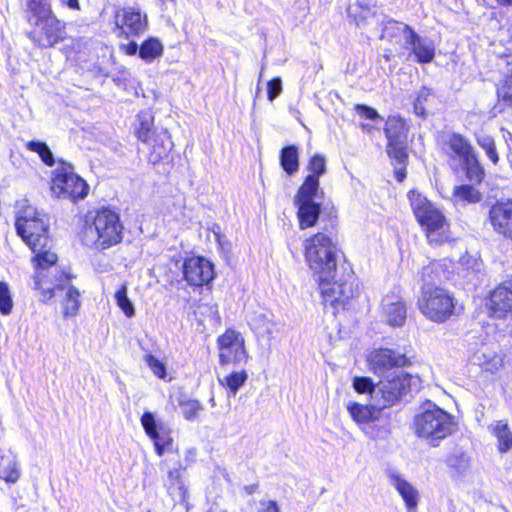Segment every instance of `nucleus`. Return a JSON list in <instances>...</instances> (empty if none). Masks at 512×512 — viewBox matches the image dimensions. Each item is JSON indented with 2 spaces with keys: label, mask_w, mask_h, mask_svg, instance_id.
Listing matches in <instances>:
<instances>
[{
  "label": "nucleus",
  "mask_w": 512,
  "mask_h": 512,
  "mask_svg": "<svg viewBox=\"0 0 512 512\" xmlns=\"http://www.w3.org/2000/svg\"><path fill=\"white\" fill-rule=\"evenodd\" d=\"M141 424L147 435L154 441L157 454L162 456L164 451L172 444V438L162 427H158L151 412H145L141 417Z\"/></svg>",
  "instance_id": "obj_24"
},
{
  "label": "nucleus",
  "mask_w": 512,
  "mask_h": 512,
  "mask_svg": "<svg viewBox=\"0 0 512 512\" xmlns=\"http://www.w3.org/2000/svg\"><path fill=\"white\" fill-rule=\"evenodd\" d=\"M260 506L259 512H280L277 503L273 500L260 501Z\"/></svg>",
  "instance_id": "obj_54"
},
{
  "label": "nucleus",
  "mask_w": 512,
  "mask_h": 512,
  "mask_svg": "<svg viewBox=\"0 0 512 512\" xmlns=\"http://www.w3.org/2000/svg\"><path fill=\"white\" fill-rule=\"evenodd\" d=\"M466 171V176L473 183H481L484 179V168L480 164L477 153L462 163Z\"/></svg>",
  "instance_id": "obj_40"
},
{
  "label": "nucleus",
  "mask_w": 512,
  "mask_h": 512,
  "mask_svg": "<svg viewBox=\"0 0 512 512\" xmlns=\"http://www.w3.org/2000/svg\"><path fill=\"white\" fill-rule=\"evenodd\" d=\"M139 48H140V46H138V44L134 41H131L128 44L121 46V49L127 55H130V56L136 55L137 53L139 54Z\"/></svg>",
  "instance_id": "obj_55"
},
{
  "label": "nucleus",
  "mask_w": 512,
  "mask_h": 512,
  "mask_svg": "<svg viewBox=\"0 0 512 512\" xmlns=\"http://www.w3.org/2000/svg\"><path fill=\"white\" fill-rule=\"evenodd\" d=\"M413 32L414 30L407 24L390 19L384 24L381 38L401 42L404 46L408 41L409 33Z\"/></svg>",
  "instance_id": "obj_28"
},
{
  "label": "nucleus",
  "mask_w": 512,
  "mask_h": 512,
  "mask_svg": "<svg viewBox=\"0 0 512 512\" xmlns=\"http://www.w3.org/2000/svg\"><path fill=\"white\" fill-rule=\"evenodd\" d=\"M501 5H510L512 6V0H496Z\"/></svg>",
  "instance_id": "obj_58"
},
{
  "label": "nucleus",
  "mask_w": 512,
  "mask_h": 512,
  "mask_svg": "<svg viewBox=\"0 0 512 512\" xmlns=\"http://www.w3.org/2000/svg\"><path fill=\"white\" fill-rule=\"evenodd\" d=\"M489 431L498 440V449L501 453H505L512 448V432L506 421H496L488 427Z\"/></svg>",
  "instance_id": "obj_32"
},
{
  "label": "nucleus",
  "mask_w": 512,
  "mask_h": 512,
  "mask_svg": "<svg viewBox=\"0 0 512 512\" xmlns=\"http://www.w3.org/2000/svg\"><path fill=\"white\" fill-rule=\"evenodd\" d=\"M385 134L388 140L387 151L389 156L402 167L408 158L407 154V130L405 122L397 116H390L386 121Z\"/></svg>",
  "instance_id": "obj_14"
},
{
  "label": "nucleus",
  "mask_w": 512,
  "mask_h": 512,
  "mask_svg": "<svg viewBox=\"0 0 512 512\" xmlns=\"http://www.w3.org/2000/svg\"><path fill=\"white\" fill-rule=\"evenodd\" d=\"M282 92V81L279 77L273 78L267 83V95L270 101L277 98Z\"/></svg>",
  "instance_id": "obj_52"
},
{
  "label": "nucleus",
  "mask_w": 512,
  "mask_h": 512,
  "mask_svg": "<svg viewBox=\"0 0 512 512\" xmlns=\"http://www.w3.org/2000/svg\"><path fill=\"white\" fill-rule=\"evenodd\" d=\"M454 196L457 200L465 203H477L481 200V193L471 185L455 187Z\"/></svg>",
  "instance_id": "obj_43"
},
{
  "label": "nucleus",
  "mask_w": 512,
  "mask_h": 512,
  "mask_svg": "<svg viewBox=\"0 0 512 512\" xmlns=\"http://www.w3.org/2000/svg\"><path fill=\"white\" fill-rule=\"evenodd\" d=\"M508 65L512 64V59L507 61ZM498 98L501 99L505 105L512 107V74L505 81V84L497 90Z\"/></svg>",
  "instance_id": "obj_50"
},
{
  "label": "nucleus",
  "mask_w": 512,
  "mask_h": 512,
  "mask_svg": "<svg viewBox=\"0 0 512 512\" xmlns=\"http://www.w3.org/2000/svg\"><path fill=\"white\" fill-rule=\"evenodd\" d=\"M431 96V92L429 89L423 87L417 95V98L414 101V111L418 116L425 115V103L428 101V98Z\"/></svg>",
  "instance_id": "obj_51"
},
{
  "label": "nucleus",
  "mask_w": 512,
  "mask_h": 512,
  "mask_svg": "<svg viewBox=\"0 0 512 512\" xmlns=\"http://www.w3.org/2000/svg\"><path fill=\"white\" fill-rule=\"evenodd\" d=\"M444 274L443 265L438 261H432L424 266L421 271L422 287H432L431 285L440 281Z\"/></svg>",
  "instance_id": "obj_39"
},
{
  "label": "nucleus",
  "mask_w": 512,
  "mask_h": 512,
  "mask_svg": "<svg viewBox=\"0 0 512 512\" xmlns=\"http://www.w3.org/2000/svg\"><path fill=\"white\" fill-rule=\"evenodd\" d=\"M387 478L389 484L395 488L403 499L407 512H417V506L420 498L418 490L401 474L394 470L388 471Z\"/></svg>",
  "instance_id": "obj_22"
},
{
  "label": "nucleus",
  "mask_w": 512,
  "mask_h": 512,
  "mask_svg": "<svg viewBox=\"0 0 512 512\" xmlns=\"http://www.w3.org/2000/svg\"><path fill=\"white\" fill-rule=\"evenodd\" d=\"M346 279L350 281V279H352V276H349V278H346Z\"/></svg>",
  "instance_id": "obj_64"
},
{
  "label": "nucleus",
  "mask_w": 512,
  "mask_h": 512,
  "mask_svg": "<svg viewBox=\"0 0 512 512\" xmlns=\"http://www.w3.org/2000/svg\"><path fill=\"white\" fill-rule=\"evenodd\" d=\"M298 207V218L302 229L315 225L320 214V205L316 202H295Z\"/></svg>",
  "instance_id": "obj_31"
},
{
  "label": "nucleus",
  "mask_w": 512,
  "mask_h": 512,
  "mask_svg": "<svg viewBox=\"0 0 512 512\" xmlns=\"http://www.w3.org/2000/svg\"><path fill=\"white\" fill-rule=\"evenodd\" d=\"M34 252L33 262L35 265L34 289L39 290L41 293L40 300L47 303L54 297V290L52 284L45 273L50 268H53L57 262V255L47 248L31 249Z\"/></svg>",
  "instance_id": "obj_12"
},
{
  "label": "nucleus",
  "mask_w": 512,
  "mask_h": 512,
  "mask_svg": "<svg viewBox=\"0 0 512 512\" xmlns=\"http://www.w3.org/2000/svg\"><path fill=\"white\" fill-rule=\"evenodd\" d=\"M20 477L15 455L0 449V478L8 483H15Z\"/></svg>",
  "instance_id": "obj_29"
},
{
  "label": "nucleus",
  "mask_w": 512,
  "mask_h": 512,
  "mask_svg": "<svg viewBox=\"0 0 512 512\" xmlns=\"http://www.w3.org/2000/svg\"><path fill=\"white\" fill-rule=\"evenodd\" d=\"M164 47L162 42L155 37L147 38L139 48V57L146 63H151L162 56Z\"/></svg>",
  "instance_id": "obj_35"
},
{
  "label": "nucleus",
  "mask_w": 512,
  "mask_h": 512,
  "mask_svg": "<svg viewBox=\"0 0 512 512\" xmlns=\"http://www.w3.org/2000/svg\"><path fill=\"white\" fill-rule=\"evenodd\" d=\"M144 359L145 363L151 369L154 375L161 379L166 377V367L162 361H160L152 354L145 355Z\"/></svg>",
  "instance_id": "obj_49"
},
{
  "label": "nucleus",
  "mask_w": 512,
  "mask_h": 512,
  "mask_svg": "<svg viewBox=\"0 0 512 512\" xmlns=\"http://www.w3.org/2000/svg\"><path fill=\"white\" fill-rule=\"evenodd\" d=\"M395 175L398 181H403L405 178V173L402 171V168H396Z\"/></svg>",
  "instance_id": "obj_57"
},
{
  "label": "nucleus",
  "mask_w": 512,
  "mask_h": 512,
  "mask_svg": "<svg viewBox=\"0 0 512 512\" xmlns=\"http://www.w3.org/2000/svg\"><path fill=\"white\" fill-rule=\"evenodd\" d=\"M308 169L311 172L309 176H315L316 179L326 172V158L322 155L316 154L311 157Z\"/></svg>",
  "instance_id": "obj_48"
},
{
  "label": "nucleus",
  "mask_w": 512,
  "mask_h": 512,
  "mask_svg": "<svg viewBox=\"0 0 512 512\" xmlns=\"http://www.w3.org/2000/svg\"><path fill=\"white\" fill-rule=\"evenodd\" d=\"M319 189V179L315 176H307L299 188L295 202H314V197Z\"/></svg>",
  "instance_id": "obj_38"
},
{
  "label": "nucleus",
  "mask_w": 512,
  "mask_h": 512,
  "mask_svg": "<svg viewBox=\"0 0 512 512\" xmlns=\"http://www.w3.org/2000/svg\"><path fill=\"white\" fill-rule=\"evenodd\" d=\"M456 427L451 414L429 401L421 406L412 422L415 435L432 447H438Z\"/></svg>",
  "instance_id": "obj_2"
},
{
  "label": "nucleus",
  "mask_w": 512,
  "mask_h": 512,
  "mask_svg": "<svg viewBox=\"0 0 512 512\" xmlns=\"http://www.w3.org/2000/svg\"><path fill=\"white\" fill-rule=\"evenodd\" d=\"M181 411L186 420H194L203 409L199 401L194 399L184 400L180 403Z\"/></svg>",
  "instance_id": "obj_46"
},
{
  "label": "nucleus",
  "mask_w": 512,
  "mask_h": 512,
  "mask_svg": "<svg viewBox=\"0 0 512 512\" xmlns=\"http://www.w3.org/2000/svg\"><path fill=\"white\" fill-rule=\"evenodd\" d=\"M247 379L248 374L245 370L233 371L223 379H220V383L228 390V396L234 397Z\"/></svg>",
  "instance_id": "obj_37"
},
{
  "label": "nucleus",
  "mask_w": 512,
  "mask_h": 512,
  "mask_svg": "<svg viewBox=\"0 0 512 512\" xmlns=\"http://www.w3.org/2000/svg\"><path fill=\"white\" fill-rule=\"evenodd\" d=\"M14 303L9 284L6 281H0V313L9 315L12 312Z\"/></svg>",
  "instance_id": "obj_44"
},
{
  "label": "nucleus",
  "mask_w": 512,
  "mask_h": 512,
  "mask_svg": "<svg viewBox=\"0 0 512 512\" xmlns=\"http://www.w3.org/2000/svg\"><path fill=\"white\" fill-rule=\"evenodd\" d=\"M346 407L352 419L358 424H366L375 421L381 410L378 409V406H375L374 401L372 405H363L349 401Z\"/></svg>",
  "instance_id": "obj_27"
},
{
  "label": "nucleus",
  "mask_w": 512,
  "mask_h": 512,
  "mask_svg": "<svg viewBox=\"0 0 512 512\" xmlns=\"http://www.w3.org/2000/svg\"><path fill=\"white\" fill-rule=\"evenodd\" d=\"M456 273L463 281V284L476 287L481 283L483 277V263L473 255H464L460 258L456 266Z\"/></svg>",
  "instance_id": "obj_23"
},
{
  "label": "nucleus",
  "mask_w": 512,
  "mask_h": 512,
  "mask_svg": "<svg viewBox=\"0 0 512 512\" xmlns=\"http://www.w3.org/2000/svg\"><path fill=\"white\" fill-rule=\"evenodd\" d=\"M27 20L34 28L30 39L40 47H53L66 37L65 24L53 13L50 0H25Z\"/></svg>",
  "instance_id": "obj_1"
},
{
  "label": "nucleus",
  "mask_w": 512,
  "mask_h": 512,
  "mask_svg": "<svg viewBox=\"0 0 512 512\" xmlns=\"http://www.w3.org/2000/svg\"><path fill=\"white\" fill-rule=\"evenodd\" d=\"M60 2L64 5H67L71 9H79L78 0H60Z\"/></svg>",
  "instance_id": "obj_56"
},
{
  "label": "nucleus",
  "mask_w": 512,
  "mask_h": 512,
  "mask_svg": "<svg viewBox=\"0 0 512 512\" xmlns=\"http://www.w3.org/2000/svg\"><path fill=\"white\" fill-rule=\"evenodd\" d=\"M305 259L316 277L335 273L338 262V249L331 238L317 233L305 241Z\"/></svg>",
  "instance_id": "obj_6"
},
{
  "label": "nucleus",
  "mask_w": 512,
  "mask_h": 512,
  "mask_svg": "<svg viewBox=\"0 0 512 512\" xmlns=\"http://www.w3.org/2000/svg\"><path fill=\"white\" fill-rule=\"evenodd\" d=\"M384 57H385L386 61L390 60V55L389 54H385Z\"/></svg>",
  "instance_id": "obj_60"
},
{
  "label": "nucleus",
  "mask_w": 512,
  "mask_h": 512,
  "mask_svg": "<svg viewBox=\"0 0 512 512\" xmlns=\"http://www.w3.org/2000/svg\"><path fill=\"white\" fill-rule=\"evenodd\" d=\"M335 273H327L316 278L325 307L330 306L333 314L345 309L354 296L353 283L347 279L337 278Z\"/></svg>",
  "instance_id": "obj_8"
},
{
  "label": "nucleus",
  "mask_w": 512,
  "mask_h": 512,
  "mask_svg": "<svg viewBox=\"0 0 512 512\" xmlns=\"http://www.w3.org/2000/svg\"><path fill=\"white\" fill-rule=\"evenodd\" d=\"M489 315L505 319L512 315V278L501 282L489 294Z\"/></svg>",
  "instance_id": "obj_17"
},
{
  "label": "nucleus",
  "mask_w": 512,
  "mask_h": 512,
  "mask_svg": "<svg viewBox=\"0 0 512 512\" xmlns=\"http://www.w3.org/2000/svg\"><path fill=\"white\" fill-rule=\"evenodd\" d=\"M410 205L430 243H441L447 236V223L443 213L426 197L415 190L408 193Z\"/></svg>",
  "instance_id": "obj_5"
},
{
  "label": "nucleus",
  "mask_w": 512,
  "mask_h": 512,
  "mask_svg": "<svg viewBox=\"0 0 512 512\" xmlns=\"http://www.w3.org/2000/svg\"><path fill=\"white\" fill-rule=\"evenodd\" d=\"M404 48L410 49L418 63H430L435 56V46L432 40L420 37L415 31L409 33Z\"/></svg>",
  "instance_id": "obj_26"
},
{
  "label": "nucleus",
  "mask_w": 512,
  "mask_h": 512,
  "mask_svg": "<svg viewBox=\"0 0 512 512\" xmlns=\"http://www.w3.org/2000/svg\"><path fill=\"white\" fill-rule=\"evenodd\" d=\"M253 486H250L249 493H252Z\"/></svg>",
  "instance_id": "obj_61"
},
{
  "label": "nucleus",
  "mask_w": 512,
  "mask_h": 512,
  "mask_svg": "<svg viewBox=\"0 0 512 512\" xmlns=\"http://www.w3.org/2000/svg\"><path fill=\"white\" fill-rule=\"evenodd\" d=\"M26 147L29 151L37 153L42 162L47 166H53L55 164L53 153L45 142L29 141Z\"/></svg>",
  "instance_id": "obj_42"
},
{
  "label": "nucleus",
  "mask_w": 512,
  "mask_h": 512,
  "mask_svg": "<svg viewBox=\"0 0 512 512\" xmlns=\"http://www.w3.org/2000/svg\"><path fill=\"white\" fill-rule=\"evenodd\" d=\"M367 361L370 369L381 378L385 377L389 372L400 371L399 368L408 363V359L404 354L382 348L372 351Z\"/></svg>",
  "instance_id": "obj_16"
},
{
  "label": "nucleus",
  "mask_w": 512,
  "mask_h": 512,
  "mask_svg": "<svg viewBox=\"0 0 512 512\" xmlns=\"http://www.w3.org/2000/svg\"><path fill=\"white\" fill-rule=\"evenodd\" d=\"M148 26L147 15L138 7H124L115 14V27L119 35L139 36Z\"/></svg>",
  "instance_id": "obj_15"
},
{
  "label": "nucleus",
  "mask_w": 512,
  "mask_h": 512,
  "mask_svg": "<svg viewBox=\"0 0 512 512\" xmlns=\"http://www.w3.org/2000/svg\"><path fill=\"white\" fill-rule=\"evenodd\" d=\"M280 165L288 174L293 175L299 170V150L295 145L283 147L280 151Z\"/></svg>",
  "instance_id": "obj_34"
},
{
  "label": "nucleus",
  "mask_w": 512,
  "mask_h": 512,
  "mask_svg": "<svg viewBox=\"0 0 512 512\" xmlns=\"http://www.w3.org/2000/svg\"><path fill=\"white\" fill-rule=\"evenodd\" d=\"M165 483L168 493L178 500L183 501L186 496V488L181 479L180 470L175 468L168 471V477Z\"/></svg>",
  "instance_id": "obj_36"
},
{
  "label": "nucleus",
  "mask_w": 512,
  "mask_h": 512,
  "mask_svg": "<svg viewBox=\"0 0 512 512\" xmlns=\"http://www.w3.org/2000/svg\"><path fill=\"white\" fill-rule=\"evenodd\" d=\"M451 151L459 157L462 163L476 154L471 143L460 134H453L448 141Z\"/></svg>",
  "instance_id": "obj_33"
},
{
  "label": "nucleus",
  "mask_w": 512,
  "mask_h": 512,
  "mask_svg": "<svg viewBox=\"0 0 512 512\" xmlns=\"http://www.w3.org/2000/svg\"><path fill=\"white\" fill-rule=\"evenodd\" d=\"M54 296L63 294L62 309L64 317L76 316L80 308V292L70 284V277L64 272L55 274L52 284Z\"/></svg>",
  "instance_id": "obj_18"
},
{
  "label": "nucleus",
  "mask_w": 512,
  "mask_h": 512,
  "mask_svg": "<svg viewBox=\"0 0 512 512\" xmlns=\"http://www.w3.org/2000/svg\"><path fill=\"white\" fill-rule=\"evenodd\" d=\"M123 226L119 215L112 210L103 209L97 212L92 223L82 230V242L88 247L105 250L122 239Z\"/></svg>",
  "instance_id": "obj_3"
},
{
  "label": "nucleus",
  "mask_w": 512,
  "mask_h": 512,
  "mask_svg": "<svg viewBox=\"0 0 512 512\" xmlns=\"http://www.w3.org/2000/svg\"><path fill=\"white\" fill-rule=\"evenodd\" d=\"M413 377L404 371H392L376 385L373 401L378 409L395 405L408 392Z\"/></svg>",
  "instance_id": "obj_11"
},
{
  "label": "nucleus",
  "mask_w": 512,
  "mask_h": 512,
  "mask_svg": "<svg viewBox=\"0 0 512 512\" xmlns=\"http://www.w3.org/2000/svg\"><path fill=\"white\" fill-rule=\"evenodd\" d=\"M489 220L498 233L512 238V202L493 205L489 211Z\"/></svg>",
  "instance_id": "obj_25"
},
{
  "label": "nucleus",
  "mask_w": 512,
  "mask_h": 512,
  "mask_svg": "<svg viewBox=\"0 0 512 512\" xmlns=\"http://www.w3.org/2000/svg\"><path fill=\"white\" fill-rule=\"evenodd\" d=\"M115 300L118 307L124 312V314L131 318L135 314L134 305L127 296V287L122 285L115 293Z\"/></svg>",
  "instance_id": "obj_45"
},
{
  "label": "nucleus",
  "mask_w": 512,
  "mask_h": 512,
  "mask_svg": "<svg viewBox=\"0 0 512 512\" xmlns=\"http://www.w3.org/2000/svg\"><path fill=\"white\" fill-rule=\"evenodd\" d=\"M135 134L139 141L149 150V162L156 164L168 157L173 148V142L167 129L154 126V116L151 111H141L137 116Z\"/></svg>",
  "instance_id": "obj_4"
},
{
  "label": "nucleus",
  "mask_w": 512,
  "mask_h": 512,
  "mask_svg": "<svg viewBox=\"0 0 512 512\" xmlns=\"http://www.w3.org/2000/svg\"><path fill=\"white\" fill-rule=\"evenodd\" d=\"M353 388L357 393L366 394L369 393L371 398L373 399L374 391L376 390V386L373 381L369 377H354L353 379Z\"/></svg>",
  "instance_id": "obj_47"
},
{
  "label": "nucleus",
  "mask_w": 512,
  "mask_h": 512,
  "mask_svg": "<svg viewBox=\"0 0 512 512\" xmlns=\"http://www.w3.org/2000/svg\"><path fill=\"white\" fill-rule=\"evenodd\" d=\"M220 364H245L249 358L245 349V339L234 329H227L217 339Z\"/></svg>",
  "instance_id": "obj_13"
},
{
  "label": "nucleus",
  "mask_w": 512,
  "mask_h": 512,
  "mask_svg": "<svg viewBox=\"0 0 512 512\" xmlns=\"http://www.w3.org/2000/svg\"><path fill=\"white\" fill-rule=\"evenodd\" d=\"M472 360L489 372L497 371L502 365L501 357L485 345L473 354Z\"/></svg>",
  "instance_id": "obj_30"
},
{
  "label": "nucleus",
  "mask_w": 512,
  "mask_h": 512,
  "mask_svg": "<svg viewBox=\"0 0 512 512\" xmlns=\"http://www.w3.org/2000/svg\"><path fill=\"white\" fill-rule=\"evenodd\" d=\"M382 316L390 326H402L407 317L406 305L398 289H394L382 299Z\"/></svg>",
  "instance_id": "obj_21"
},
{
  "label": "nucleus",
  "mask_w": 512,
  "mask_h": 512,
  "mask_svg": "<svg viewBox=\"0 0 512 512\" xmlns=\"http://www.w3.org/2000/svg\"><path fill=\"white\" fill-rule=\"evenodd\" d=\"M51 191L57 198L76 201L87 196L89 186L84 179L74 173L70 164L61 162L60 167L53 171Z\"/></svg>",
  "instance_id": "obj_10"
},
{
  "label": "nucleus",
  "mask_w": 512,
  "mask_h": 512,
  "mask_svg": "<svg viewBox=\"0 0 512 512\" xmlns=\"http://www.w3.org/2000/svg\"><path fill=\"white\" fill-rule=\"evenodd\" d=\"M247 321L255 335L267 341H271L278 331L273 313L265 308L250 312Z\"/></svg>",
  "instance_id": "obj_20"
},
{
  "label": "nucleus",
  "mask_w": 512,
  "mask_h": 512,
  "mask_svg": "<svg viewBox=\"0 0 512 512\" xmlns=\"http://www.w3.org/2000/svg\"><path fill=\"white\" fill-rule=\"evenodd\" d=\"M253 486H250L249 493H252Z\"/></svg>",
  "instance_id": "obj_63"
},
{
  "label": "nucleus",
  "mask_w": 512,
  "mask_h": 512,
  "mask_svg": "<svg viewBox=\"0 0 512 512\" xmlns=\"http://www.w3.org/2000/svg\"><path fill=\"white\" fill-rule=\"evenodd\" d=\"M355 109L357 114L362 118L375 120L379 117L377 111L371 107L365 105H356Z\"/></svg>",
  "instance_id": "obj_53"
},
{
  "label": "nucleus",
  "mask_w": 512,
  "mask_h": 512,
  "mask_svg": "<svg viewBox=\"0 0 512 512\" xmlns=\"http://www.w3.org/2000/svg\"><path fill=\"white\" fill-rule=\"evenodd\" d=\"M253 486H250L249 493H252Z\"/></svg>",
  "instance_id": "obj_62"
},
{
  "label": "nucleus",
  "mask_w": 512,
  "mask_h": 512,
  "mask_svg": "<svg viewBox=\"0 0 512 512\" xmlns=\"http://www.w3.org/2000/svg\"><path fill=\"white\" fill-rule=\"evenodd\" d=\"M476 142L485 151L489 160L496 165L499 162V155L494 139L488 134L479 133L476 135Z\"/></svg>",
  "instance_id": "obj_41"
},
{
  "label": "nucleus",
  "mask_w": 512,
  "mask_h": 512,
  "mask_svg": "<svg viewBox=\"0 0 512 512\" xmlns=\"http://www.w3.org/2000/svg\"><path fill=\"white\" fill-rule=\"evenodd\" d=\"M17 234L31 249L45 248L49 243L48 223L45 215L32 205H24L16 216Z\"/></svg>",
  "instance_id": "obj_7"
},
{
  "label": "nucleus",
  "mask_w": 512,
  "mask_h": 512,
  "mask_svg": "<svg viewBox=\"0 0 512 512\" xmlns=\"http://www.w3.org/2000/svg\"><path fill=\"white\" fill-rule=\"evenodd\" d=\"M211 309H212V311H211V315H212V317H217V316H218V311H217V309H213V307H212Z\"/></svg>",
  "instance_id": "obj_59"
},
{
  "label": "nucleus",
  "mask_w": 512,
  "mask_h": 512,
  "mask_svg": "<svg viewBox=\"0 0 512 512\" xmlns=\"http://www.w3.org/2000/svg\"><path fill=\"white\" fill-rule=\"evenodd\" d=\"M183 274L190 285L202 286L214 278L213 264L202 257H191L184 262Z\"/></svg>",
  "instance_id": "obj_19"
},
{
  "label": "nucleus",
  "mask_w": 512,
  "mask_h": 512,
  "mask_svg": "<svg viewBox=\"0 0 512 512\" xmlns=\"http://www.w3.org/2000/svg\"><path fill=\"white\" fill-rule=\"evenodd\" d=\"M418 307L428 319L434 322H444L454 312V298L443 288L422 287Z\"/></svg>",
  "instance_id": "obj_9"
}]
</instances>
